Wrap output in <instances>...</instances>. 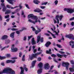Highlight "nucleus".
<instances>
[{"label":"nucleus","instance_id":"nucleus-1","mask_svg":"<svg viewBox=\"0 0 74 74\" xmlns=\"http://www.w3.org/2000/svg\"><path fill=\"white\" fill-rule=\"evenodd\" d=\"M15 74V72L12 69L10 68L5 69L2 71L0 72V74Z\"/></svg>","mask_w":74,"mask_h":74},{"label":"nucleus","instance_id":"nucleus-2","mask_svg":"<svg viewBox=\"0 0 74 74\" xmlns=\"http://www.w3.org/2000/svg\"><path fill=\"white\" fill-rule=\"evenodd\" d=\"M30 18L33 19H35V22L33 21L32 20L30 19L28 20V22H30L31 23H34V24H35L36 23H37V22L38 17H37V16H34L33 14H30L28 15V19H30Z\"/></svg>","mask_w":74,"mask_h":74},{"label":"nucleus","instance_id":"nucleus-3","mask_svg":"<svg viewBox=\"0 0 74 74\" xmlns=\"http://www.w3.org/2000/svg\"><path fill=\"white\" fill-rule=\"evenodd\" d=\"M41 53V52H39L37 53H35V54H32L31 55V56H30V55H29V59L31 60H33L34 58L37 59V56L39 55H40Z\"/></svg>","mask_w":74,"mask_h":74},{"label":"nucleus","instance_id":"nucleus-4","mask_svg":"<svg viewBox=\"0 0 74 74\" xmlns=\"http://www.w3.org/2000/svg\"><path fill=\"white\" fill-rule=\"evenodd\" d=\"M70 65V64L68 62H63L62 63V66L63 67H66V70H68L69 66Z\"/></svg>","mask_w":74,"mask_h":74},{"label":"nucleus","instance_id":"nucleus-5","mask_svg":"<svg viewBox=\"0 0 74 74\" xmlns=\"http://www.w3.org/2000/svg\"><path fill=\"white\" fill-rule=\"evenodd\" d=\"M66 37L69 38V39H72L73 40H74V36L72 34H70L68 35H66Z\"/></svg>","mask_w":74,"mask_h":74},{"label":"nucleus","instance_id":"nucleus-6","mask_svg":"<svg viewBox=\"0 0 74 74\" xmlns=\"http://www.w3.org/2000/svg\"><path fill=\"white\" fill-rule=\"evenodd\" d=\"M11 49L12 52H15L18 50V48L15 47L14 48V45H13L12 46Z\"/></svg>","mask_w":74,"mask_h":74},{"label":"nucleus","instance_id":"nucleus-7","mask_svg":"<svg viewBox=\"0 0 74 74\" xmlns=\"http://www.w3.org/2000/svg\"><path fill=\"white\" fill-rule=\"evenodd\" d=\"M37 29L38 30H39V31L37 30L36 31V32H35V34H38V33H39L40 32H41V29H44V27L42 28L41 29H40V28H38V27H37Z\"/></svg>","mask_w":74,"mask_h":74},{"label":"nucleus","instance_id":"nucleus-8","mask_svg":"<svg viewBox=\"0 0 74 74\" xmlns=\"http://www.w3.org/2000/svg\"><path fill=\"white\" fill-rule=\"evenodd\" d=\"M8 2L12 5H14V3L16 2V0H7Z\"/></svg>","mask_w":74,"mask_h":74},{"label":"nucleus","instance_id":"nucleus-9","mask_svg":"<svg viewBox=\"0 0 74 74\" xmlns=\"http://www.w3.org/2000/svg\"><path fill=\"white\" fill-rule=\"evenodd\" d=\"M49 67H50V66H49V63H47L45 64L44 68L45 70H48L49 69Z\"/></svg>","mask_w":74,"mask_h":74},{"label":"nucleus","instance_id":"nucleus-10","mask_svg":"<svg viewBox=\"0 0 74 74\" xmlns=\"http://www.w3.org/2000/svg\"><path fill=\"white\" fill-rule=\"evenodd\" d=\"M34 12H38V13H40L41 12H42V10L39 9L37 8L36 9L34 10Z\"/></svg>","mask_w":74,"mask_h":74},{"label":"nucleus","instance_id":"nucleus-11","mask_svg":"<svg viewBox=\"0 0 74 74\" xmlns=\"http://www.w3.org/2000/svg\"><path fill=\"white\" fill-rule=\"evenodd\" d=\"M36 60H34L32 62V66H30V69H32V68H33L34 66H35V64H36Z\"/></svg>","mask_w":74,"mask_h":74},{"label":"nucleus","instance_id":"nucleus-12","mask_svg":"<svg viewBox=\"0 0 74 74\" xmlns=\"http://www.w3.org/2000/svg\"><path fill=\"white\" fill-rule=\"evenodd\" d=\"M15 62V60L13 61L12 60H8L6 61V62L7 63H14Z\"/></svg>","mask_w":74,"mask_h":74},{"label":"nucleus","instance_id":"nucleus-13","mask_svg":"<svg viewBox=\"0 0 74 74\" xmlns=\"http://www.w3.org/2000/svg\"><path fill=\"white\" fill-rule=\"evenodd\" d=\"M31 42L32 45L36 44V42L35 41V40H34V38H32L31 40Z\"/></svg>","mask_w":74,"mask_h":74},{"label":"nucleus","instance_id":"nucleus-14","mask_svg":"<svg viewBox=\"0 0 74 74\" xmlns=\"http://www.w3.org/2000/svg\"><path fill=\"white\" fill-rule=\"evenodd\" d=\"M6 7H7V8H9V9L11 8V9H14V8H17L18 7V6H16L15 7L13 8L12 7H11V6L10 5H6Z\"/></svg>","mask_w":74,"mask_h":74},{"label":"nucleus","instance_id":"nucleus-15","mask_svg":"<svg viewBox=\"0 0 74 74\" xmlns=\"http://www.w3.org/2000/svg\"><path fill=\"white\" fill-rule=\"evenodd\" d=\"M51 42L49 41L47 42L45 44V46L47 47H49V46L50 45H51Z\"/></svg>","mask_w":74,"mask_h":74},{"label":"nucleus","instance_id":"nucleus-16","mask_svg":"<svg viewBox=\"0 0 74 74\" xmlns=\"http://www.w3.org/2000/svg\"><path fill=\"white\" fill-rule=\"evenodd\" d=\"M8 38V36L6 35H4L1 38V40H5Z\"/></svg>","mask_w":74,"mask_h":74},{"label":"nucleus","instance_id":"nucleus-17","mask_svg":"<svg viewBox=\"0 0 74 74\" xmlns=\"http://www.w3.org/2000/svg\"><path fill=\"white\" fill-rule=\"evenodd\" d=\"M20 69L21 70L20 74H24V68L21 66L20 67Z\"/></svg>","mask_w":74,"mask_h":74},{"label":"nucleus","instance_id":"nucleus-18","mask_svg":"<svg viewBox=\"0 0 74 74\" xmlns=\"http://www.w3.org/2000/svg\"><path fill=\"white\" fill-rule=\"evenodd\" d=\"M38 66L40 69H41L42 67V66H43V64L42 62H40L38 64Z\"/></svg>","mask_w":74,"mask_h":74},{"label":"nucleus","instance_id":"nucleus-19","mask_svg":"<svg viewBox=\"0 0 74 74\" xmlns=\"http://www.w3.org/2000/svg\"><path fill=\"white\" fill-rule=\"evenodd\" d=\"M33 2L34 4H38V3H40V2L38 0H34Z\"/></svg>","mask_w":74,"mask_h":74},{"label":"nucleus","instance_id":"nucleus-20","mask_svg":"<svg viewBox=\"0 0 74 74\" xmlns=\"http://www.w3.org/2000/svg\"><path fill=\"white\" fill-rule=\"evenodd\" d=\"M11 12V11L10 10H6V11L5 12V14H10Z\"/></svg>","mask_w":74,"mask_h":74},{"label":"nucleus","instance_id":"nucleus-21","mask_svg":"<svg viewBox=\"0 0 74 74\" xmlns=\"http://www.w3.org/2000/svg\"><path fill=\"white\" fill-rule=\"evenodd\" d=\"M42 69H39L37 71V73L38 74H40L41 73H42Z\"/></svg>","mask_w":74,"mask_h":74},{"label":"nucleus","instance_id":"nucleus-22","mask_svg":"<svg viewBox=\"0 0 74 74\" xmlns=\"http://www.w3.org/2000/svg\"><path fill=\"white\" fill-rule=\"evenodd\" d=\"M15 34V32H13L11 33L10 35V37L11 38H14V34Z\"/></svg>","mask_w":74,"mask_h":74},{"label":"nucleus","instance_id":"nucleus-23","mask_svg":"<svg viewBox=\"0 0 74 74\" xmlns=\"http://www.w3.org/2000/svg\"><path fill=\"white\" fill-rule=\"evenodd\" d=\"M58 16L59 17V18L60 21H62V18H63V15H61L59 16V15H57L56 16Z\"/></svg>","mask_w":74,"mask_h":74},{"label":"nucleus","instance_id":"nucleus-24","mask_svg":"<svg viewBox=\"0 0 74 74\" xmlns=\"http://www.w3.org/2000/svg\"><path fill=\"white\" fill-rule=\"evenodd\" d=\"M10 42V40L7 39L5 40V44H9Z\"/></svg>","mask_w":74,"mask_h":74},{"label":"nucleus","instance_id":"nucleus-25","mask_svg":"<svg viewBox=\"0 0 74 74\" xmlns=\"http://www.w3.org/2000/svg\"><path fill=\"white\" fill-rule=\"evenodd\" d=\"M40 38H41V37L40 36H38L37 37V43H38V42H40Z\"/></svg>","mask_w":74,"mask_h":74},{"label":"nucleus","instance_id":"nucleus-26","mask_svg":"<svg viewBox=\"0 0 74 74\" xmlns=\"http://www.w3.org/2000/svg\"><path fill=\"white\" fill-rule=\"evenodd\" d=\"M55 19L57 21V23L59 24V16H57L55 17Z\"/></svg>","mask_w":74,"mask_h":74},{"label":"nucleus","instance_id":"nucleus-27","mask_svg":"<svg viewBox=\"0 0 74 74\" xmlns=\"http://www.w3.org/2000/svg\"><path fill=\"white\" fill-rule=\"evenodd\" d=\"M58 30V32H56V31H53L54 32L53 33H55L56 35H57V36H58L59 35V34L58 33H59V29H58L57 30Z\"/></svg>","mask_w":74,"mask_h":74},{"label":"nucleus","instance_id":"nucleus-28","mask_svg":"<svg viewBox=\"0 0 74 74\" xmlns=\"http://www.w3.org/2000/svg\"><path fill=\"white\" fill-rule=\"evenodd\" d=\"M69 43L70 45V46H71L72 45H74V42L73 41H71L69 42Z\"/></svg>","mask_w":74,"mask_h":74},{"label":"nucleus","instance_id":"nucleus-29","mask_svg":"<svg viewBox=\"0 0 74 74\" xmlns=\"http://www.w3.org/2000/svg\"><path fill=\"white\" fill-rule=\"evenodd\" d=\"M57 56L58 57V58H62V57H63V55H61L59 54H57Z\"/></svg>","mask_w":74,"mask_h":74},{"label":"nucleus","instance_id":"nucleus-30","mask_svg":"<svg viewBox=\"0 0 74 74\" xmlns=\"http://www.w3.org/2000/svg\"><path fill=\"white\" fill-rule=\"evenodd\" d=\"M6 58V57H2L1 56H0V60H3L5 59Z\"/></svg>","mask_w":74,"mask_h":74},{"label":"nucleus","instance_id":"nucleus-31","mask_svg":"<svg viewBox=\"0 0 74 74\" xmlns=\"http://www.w3.org/2000/svg\"><path fill=\"white\" fill-rule=\"evenodd\" d=\"M69 70L71 72H74V69L72 68H69Z\"/></svg>","mask_w":74,"mask_h":74},{"label":"nucleus","instance_id":"nucleus-32","mask_svg":"<svg viewBox=\"0 0 74 74\" xmlns=\"http://www.w3.org/2000/svg\"><path fill=\"white\" fill-rule=\"evenodd\" d=\"M7 9V8L5 7H4L3 8L2 11H3V12H5V11H6V10Z\"/></svg>","mask_w":74,"mask_h":74},{"label":"nucleus","instance_id":"nucleus-33","mask_svg":"<svg viewBox=\"0 0 74 74\" xmlns=\"http://www.w3.org/2000/svg\"><path fill=\"white\" fill-rule=\"evenodd\" d=\"M40 42H44V38H40Z\"/></svg>","mask_w":74,"mask_h":74},{"label":"nucleus","instance_id":"nucleus-34","mask_svg":"<svg viewBox=\"0 0 74 74\" xmlns=\"http://www.w3.org/2000/svg\"><path fill=\"white\" fill-rule=\"evenodd\" d=\"M47 32H48V33H50V34H51L52 36H55L56 35H55L54 34H53L52 33H51V32H50L49 31H48Z\"/></svg>","mask_w":74,"mask_h":74},{"label":"nucleus","instance_id":"nucleus-35","mask_svg":"<svg viewBox=\"0 0 74 74\" xmlns=\"http://www.w3.org/2000/svg\"><path fill=\"white\" fill-rule=\"evenodd\" d=\"M1 7H3H3H5V4H4V3H1Z\"/></svg>","mask_w":74,"mask_h":74},{"label":"nucleus","instance_id":"nucleus-36","mask_svg":"<svg viewBox=\"0 0 74 74\" xmlns=\"http://www.w3.org/2000/svg\"><path fill=\"white\" fill-rule=\"evenodd\" d=\"M32 37H33V36L31 35L30 36H28V41H29V40H30V38H32Z\"/></svg>","mask_w":74,"mask_h":74},{"label":"nucleus","instance_id":"nucleus-37","mask_svg":"<svg viewBox=\"0 0 74 74\" xmlns=\"http://www.w3.org/2000/svg\"><path fill=\"white\" fill-rule=\"evenodd\" d=\"M25 7L27 8H28V9H30V8H29V5H27L26 4H25Z\"/></svg>","mask_w":74,"mask_h":74},{"label":"nucleus","instance_id":"nucleus-38","mask_svg":"<svg viewBox=\"0 0 74 74\" xmlns=\"http://www.w3.org/2000/svg\"><path fill=\"white\" fill-rule=\"evenodd\" d=\"M48 3V2H44L43 3H42L41 5H46Z\"/></svg>","mask_w":74,"mask_h":74},{"label":"nucleus","instance_id":"nucleus-39","mask_svg":"<svg viewBox=\"0 0 74 74\" xmlns=\"http://www.w3.org/2000/svg\"><path fill=\"white\" fill-rule=\"evenodd\" d=\"M20 10V9H17L16 10V11H15V12L16 13L17 12H19V11Z\"/></svg>","mask_w":74,"mask_h":74},{"label":"nucleus","instance_id":"nucleus-40","mask_svg":"<svg viewBox=\"0 0 74 74\" xmlns=\"http://www.w3.org/2000/svg\"><path fill=\"white\" fill-rule=\"evenodd\" d=\"M18 30V29L17 28H13L12 29V31H16V30Z\"/></svg>","mask_w":74,"mask_h":74},{"label":"nucleus","instance_id":"nucleus-41","mask_svg":"<svg viewBox=\"0 0 74 74\" xmlns=\"http://www.w3.org/2000/svg\"><path fill=\"white\" fill-rule=\"evenodd\" d=\"M41 60V57H38L37 58V61L40 62Z\"/></svg>","mask_w":74,"mask_h":74},{"label":"nucleus","instance_id":"nucleus-42","mask_svg":"<svg viewBox=\"0 0 74 74\" xmlns=\"http://www.w3.org/2000/svg\"><path fill=\"white\" fill-rule=\"evenodd\" d=\"M6 56L7 58H9L11 57V55H10V54H6Z\"/></svg>","mask_w":74,"mask_h":74},{"label":"nucleus","instance_id":"nucleus-43","mask_svg":"<svg viewBox=\"0 0 74 74\" xmlns=\"http://www.w3.org/2000/svg\"><path fill=\"white\" fill-rule=\"evenodd\" d=\"M59 52L60 53H61V54H64V53H65V52L61 51H59Z\"/></svg>","mask_w":74,"mask_h":74},{"label":"nucleus","instance_id":"nucleus-44","mask_svg":"<svg viewBox=\"0 0 74 74\" xmlns=\"http://www.w3.org/2000/svg\"><path fill=\"white\" fill-rule=\"evenodd\" d=\"M46 53L47 54H51V52H50V51H49L48 50L46 51Z\"/></svg>","mask_w":74,"mask_h":74},{"label":"nucleus","instance_id":"nucleus-45","mask_svg":"<svg viewBox=\"0 0 74 74\" xmlns=\"http://www.w3.org/2000/svg\"><path fill=\"white\" fill-rule=\"evenodd\" d=\"M70 62L72 64H74V61L73 60H71L70 61Z\"/></svg>","mask_w":74,"mask_h":74},{"label":"nucleus","instance_id":"nucleus-46","mask_svg":"<svg viewBox=\"0 0 74 74\" xmlns=\"http://www.w3.org/2000/svg\"><path fill=\"white\" fill-rule=\"evenodd\" d=\"M22 53L21 52H20L19 53V57H21L22 56Z\"/></svg>","mask_w":74,"mask_h":74},{"label":"nucleus","instance_id":"nucleus-47","mask_svg":"<svg viewBox=\"0 0 74 74\" xmlns=\"http://www.w3.org/2000/svg\"><path fill=\"white\" fill-rule=\"evenodd\" d=\"M54 3L56 5H57V4H58V1L57 0H56L55 1Z\"/></svg>","mask_w":74,"mask_h":74},{"label":"nucleus","instance_id":"nucleus-48","mask_svg":"<svg viewBox=\"0 0 74 74\" xmlns=\"http://www.w3.org/2000/svg\"><path fill=\"white\" fill-rule=\"evenodd\" d=\"M53 66H52L51 67L50 69V70L48 71L49 73L50 72H51V70H52V69H53Z\"/></svg>","mask_w":74,"mask_h":74},{"label":"nucleus","instance_id":"nucleus-49","mask_svg":"<svg viewBox=\"0 0 74 74\" xmlns=\"http://www.w3.org/2000/svg\"><path fill=\"white\" fill-rule=\"evenodd\" d=\"M52 57H53V58H55V57H56V55L55 54H53L51 55Z\"/></svg>","mask_w":74,"mask_h":74},{"label":"nucleus","instance_id":"nucleus-50","mask_svg":"<svg viewBox=\"0 0 74 74\" xmlns=\"http://www.w3.org/2000/svg\"><path fill=\"white\" fill-rule=\"evenodd\" d=\"M57 46L58 47V48H62V47L61 46V45H58V44H57Z\"/></svg>","mask_w":74,"mask_h":74},{"label":"nucleus","instance_id":"nucleus-51","mask_svg":"<svg viewBox=\"0 0 74 74\" xmlns=\"http://www.w3.org/2000/svg\"><path fill=\"white\" fill-rule=\"evenodd\" d=\"M9 17H10V15H8L7 16H5V18H6V19H7V18H8Z\"/></svg>","mask_w":74,"mask_h":74},{"label":"nucleus","instance_id":"nucleus-52","mask_svg":"<svg viewBox=\"0 0 74 74\" xmlns=\"http://www.w3.org/2000/svg\"><path fill=\"white\" fill-rule=\"evenodd\" d=\"M16 33L17 34H20V32H19V30H18L16 31Z\"/></svg>","mask_w":74,"mask_h":74},{"label":"nucleus","instance_id":"nucleus-53","mask_svg":"<svg viewBox=\"0 0 74 74\" xmlns=\"http://www.w3.org/2000/svg\"><path fill=\"white\" fill-rule=\"evenodd\" d=\"M33 51L34 53H36L37 52V49H34Z\"/></svg>","mask_w":74,"mask_h":74},{"label":"nucleus","instance_id":"nucleus-54","mask_svg":"<svg viewBox=\"0 0 74 74\" xmlns=\"http://www.w3.org/2000/svg\"><path fill=\"white\" fill-rule=\"evenodd\" d=\"M40 8H42V9H44V8H45V6H41Z\"/></svg>","mask_w":74,"mask_h":74},{"label":"nucleus","instance_id":"nucleus-55","mask_svg":"<svg viewBox=\"0 0 74 74\" xmlns=\"http://www.w3.org/2000/svg\"><path fill=\"white\" fill-rule=\"evenodd\" d=\"M1 66H5V64H4V62H1Z\"/></svg>","mask_w":74,"mask_h":74},{"label":"nucleus","instance_id":"nucleus-56","mask_svg":"<svg viewBox=\"0 0 74 74\" xmlns=\"http://www.w3.org/2000/svg\"><path fill=\"white\" fill-rule=\"evenodd\" d=\"M31 49H32V46H30L29 47V49L28 50L29 52H30V51H31Z\"/></svg>","mask_w":74,"mask_h":74},{"label":"nucleus","instance_id":"nucleus-57","mask_svg":"<svg viewBox=\"0 0 74 74\" xmlns=\"http://www.w3.org/2000/svg\"><path fill=\"white\" fill-rule=\"evenodd\" d=\"M45 35V36H49V34L47 33H45L44 34Z\"/></svg>","mask_w":74,"mask_h":74},{"label":"nucleus","instance_id":"nucleus-58","mask_svg":"<svg viewBox=\"0 0 74 74\" xmlns=\"http://www.w3.org/2000/svg\"><path fill=\"white\" fill-rule=\"evenodd\" d=\"M26 36H25L24 37V39H23V40L24 41H26Z\"/></svg>","mask_w":74,"mask_h":74},{"label":"nucleus","instance_id":"nucleus-59","mask_svg":"<svg viewBox=\"0 0 74 74\" xmlns=\"http://www.w3.org/2000/svg\"><path fill=\"white\" fill-rule=\"evenodd\" d=\"M27 29H26V28L25 27H23L22 28V30H23H23H26Z\"/></svg>","mask_w":74,"mask_h":74},{"label":"nucleus","instance_id":"nucleus-60","mask_svg":"<svg viewBox=\"0 0 74 74\" xmlns=\"http://www.w3.org/2000/svg\"><path fill=\"white\" fill-rule=\"evenodd\" d=\"M24 69L26 71H27V70H28V69H27V68L25 67L24 68Z\"/></svg>","mask_w":74,"mask_h":74},{"label":"nucleus","instance_id":"nucleus-61","mask_svg":"<svg viewBox=\"0 0 74 74\" xmlns=\"http://www.w3.org/2000/svg\"><path fill=\"white\" fill-rule=\"evenodd\" d=\"M53 21H54V23H57V21H56V20H55V19H54Z\"/></svg>","mask_w":74,"mask_h":74},{"label":"nucleus","instance_id":"nucleus-62","mask_svg":"<svg viewBox=\"0 0 74 74\" xmlns=\"http://www.w3.org/2000/svg\"><path fill=\"white\" fill-rule=\"evenodd\" d=\"M66 24H64L63 25V27L64 28H65V27H66Z\"/></svg>","mask_w":74,"mask_h":74},{"label":"nucleus","instance_id":"nucleus-63","mask_svg":"<svg viewBox=\"0 0 74 74\" xmlns=\"http://www.w3.org/2000/svg\"><path fill=\"white\" fill-rule=\"evenodd\" d=\"M73 20H74V17L71 18L70 19V21H72Z\"/></svg>","mask_w":74,"mask_h":74},{"label":"nucleus","instance_id":"nucleus-64","mask_svg":"<svg viewBox=\"0 0 74 74\" xmlns=\"http://www.w3.org/2000/svg\"><path fill=\"white\" fill-rule=\"evenodd\" d=\"M71 25L73 26H74V22H73L71 23Z\"/></svg>","mask_w":74,"mask_h":74}]
</instances>
